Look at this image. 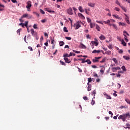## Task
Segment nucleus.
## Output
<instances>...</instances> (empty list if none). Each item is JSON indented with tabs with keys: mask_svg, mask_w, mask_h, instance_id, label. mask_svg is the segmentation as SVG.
<instances>
[{
	"mask_svg": "<svg viewBox=\"0 0 130 130\" xmlns=\"http://www.w3.org/2000/svg\"><path fill=\"white\" fill-rule=\"evenodd\" d=\"M113 17H114V18H115L116 19H120L121 18L120 17H119V16L116 15H112Z\"/></svg>",
	"mask_w": 130,
	"mask_h": 130,
	"instance_id": "25",
	"label": "nucleus"
},
{
	"mask_svg": "<svg viewBox=\"0 0 130 130\" xmlns=\"http://www.w3.org/2000/svg\"><path fill=\"white\" fill-rule=\"evenodd\" d=\"M28 21H26L25 24H24V26H25V27H26L27 28V27H28Z\"/></svg>",
	"mask_w": 130,
	"mask_h": 130,
	"instance_id": "49",
	"label": "nucleus"
},
{
	"mask_svg": "<svg viewBox=\"0 0 130 130\" xmlns=\"http://www.w3.org/2000/svg\"><path fill=\"white\" fill-rule=\"evenodd\" d=\"M91 67L93 68V69H96L97 68V66L92 65V66H91Z\"/></svg>",
	"mask_w": 130,
	"mask_h": 130,
	"instance_id": "61",
	"label": "nucleus"
},
{
	"mask_svg": "<svg viewBox=\"0 0 130 130\" xmlns=\"http://www.w3.org/2000/svg\"><path fill=\"white\" fill-rule=\"evenodd\" d=\"M63 31H64V32H68V30L67 29V27H63Z\"/></svg>",
	"mask_w": 130,
	"mask_h": 130,
	"instance_id": "45",
	"label": "nucleus"
},
{
	"mask_svg": "<svg viewBox=\"0 0 130 130\" xmlns=\"http://www.w3.org/2000/svg\"><path fill=\"white\" fill-rule=\"evenodd\" d=\"M19 25H21L22 27H23V28H24L25 27V24H24L23 23H20V24H19Z\"/></svg>",
	"mask_w": 130,
	"mask_h": 130,
	"instance_id": "55",
	"label": "nucleus"
},
{
	"mask_svg": "<svg viewBox=\"0 0 130 130\" xmlns=\"http://www.w3.org/2000/svg\"><path fill=\"white\" fill-rule=\"evenodd\" d=\"M73 51L74 52H75L76 53H80V51H78L77 50H74V49H73Z\"/></svg>",
	"mask_w": 130,
	"mask_h": 130,
	"instance_id": "53",
	"label": "nucleus"
},
{
	"mask_svg": "<svg viewBox=\"0 0 130 130\" xmlns=\"http://www.w3.org/2000/svg\"><path fill=\"white\" fill-rule=\"evenodd\" d=\"M104 95H105L107 99H112V97H111L110 95H109L108 94H107L106 92H104Z\"/></svg>",
	"mask_w": 130,
	"mask_h": 130,
	"instance_id": "7",
	"label": "nucleus"
},
{
	"mask_svg": "<svg viewBox=\"0 0 130 130\" xmlns=\"http://www.w3.org/2000/svg\"><path fill=\"white\" fill-rule=\"evenodd\" d=\"M65 38L68 40H71V37H66Z\"/></svg>",
	"mask_w": 130,
	"mask_h": 130,
	"instance_id": "56",
	"label": "nucleus"
},
{
	"mask_svg": "<svg viewBox=\"0 0 130 130\" xmlns=\"http://www.w3.org/2000/svg\"><path fill=\"white\" fill-rule=\"evenodd\" d=\"M88 83H89L90 82H92V79L91 78H88Z\"/></svg>",
	"mask_w": 130,
	"mask_h": 130,
	"instance_id": "54",
	"label": "nucleus"
},
{
	"mask_svg": "<svg viewBox=\"0 0 130 130\" xmlns=\"http://www.w3.org/2000/svg\"><path fill=\"white\" fill-rule=\"evenodd\" d=\"M103 52V54H105V52H104V51L103 50H101L100 49H99V50H96V49H94V50H93L92 51V53H100V52Z\"/></svg>",
	"mask_w": 130,
	"mask_h": 130,
	"instance_id": "5",
	"label": "nucleus"
},
{
	"mask_svg": "<svg viewBox=\"0 0 130 130\" xmlns=\"http://www.w3.org/2000/svg\"><path fill=\"white\" fill-rule=\"evenodd\" d=\"M28 48L30 50V51H32L33 48L31 46H28Z\"/></svg>",
	"mask_w": 130,
	"mask_h": 130,
	"instance_id": "52",
	"label": "nucleus"
},
{
	"mask_svg": "<svg viewBox=\"0 0 130 130\" xmlns=\"http://www.w3.org/2000/svg\"><path fill=\"white\" fill-rule=\"evenodd\" d=\"M33 27L34 28V29H37L38 27L37 24H34V25H33Z\"/></svg>",
	"mask_w": 130,
	"mask_h": 130,
	"instance_id": "50",
	"label": "nucleus"
},
{
	"mask_svg": "<svg viewBox=\"0 0 130 130\" xmlns=\"http://www.w3.org/2000/svg\"><path fill=\"white\" fill-rule=\"evenodd\" d=\"M104 23L105 24H107L108 25V24H109V23H110V20H107V21H104Z\"/></svg>",
	"mask_w": 130,
	"mask_h": 130,
	"instance_id": "31",
	"label": "nucleus"
},
{
	"mask_svg": "<svg viewBox=\"0 0 130 130\" xmlns=\"http://www.w3.org/2000/svg\"><path fill=\"white\" fill-rule=\"evenodd\" d=\"M126 118L127 119H129V113H127L126 114H122V115H120L118 117V119H122L123 121H125Z\"/></svg>",
	"mask_w": 130,
	"mask_h": 130,
	"instance_id": "1",
	"label": "nucleus"
},
{
	"mask_svg": "<svg viewBox=\"0 0 130 130\" xmlns=\"http://www.w3.org/2000/svg\"><path fill=\"white\" fill-rule=\"evenodd\" d=\"M30 31H31V33L32 34V36H34V33H35V30L34 29H30Z\"/></svg>",
	"mask_w": 130,
	"mask_h": 130,
	"instance_id": "36",
	"label": "nucleus"
},
{
	"mask_svg": "<svg viewBox=\"0 0 130 130\" xmlns=\"http://www.w3.org/2000/svg\"><path fill=\"white\" fill-rule=\"evenodd\" d=\"M21 31V29H18V30H17V34H18V35H20V31Z\"/></svg>",
	"mask_w": 130,
	"mask_h": 130,
	"instance_id": "40",
	"label": "nucleus"
},
{
	"mask_svg": "<svg viewBox=\"0 0 130 130\" xmlns=\"http://www.w3.org/2000/svg\"><path fill=\"white\" fill-rule=\"evenodd\" d=\"M78 17H79L80 18H81V19H82V20H84L85 19L84 15H83L82 14H81V13H79L78 14Z\"/></svg>",
	"mask_w": 130,
	"mask_h": 130,
	"instance_id": "11",
	"label": "nucleus"
},
{
	"mask_svg": "<svg viewBox=\"0 0 130 130\" xmlns=\"http://www.w3.org/2000/svg\"><path fill=\"white\" fill-rule=\"evenodd\" d=\"M106 59H107L106 57H104V58L102 59V60H101L100 62H101V63L105 62Z\"/></svg>",
	"mask_w": 130,
	"mask_h": 130,
	"instance_id": "28",
	"label": "nucleus"
},
{
	"mask_svg": "<svg viewBox=\"0 0 130 130\" xmlns=\"http://www.w3.org/2000/svg\"><path fill=\"white\" fill-rule=\"evenodd\" d=\"M96 94V90H93L92 93H91V95H93V98H95V95Z\"/></svg>",
	"mask_w": 130,
	"mask_h": 130,
	"instance_id": "26",
	"label": "nucleus"
},
{
	"mask_svg": "<svg viewBox=\"0 0 130 130\" xmlns=\"http://www.w3.org/2000/svg\"><path fill=\"white\" fill-rule=\"evenodd\" d=\"M105 54L110 55L111 54V51L110 50H108L107 51L105 52Z\"/></svg>",
	"mask_w": 130,
	"mask_h": 130,
	"instance_id": "30",
	"label": "nucleus"
},
{
	"mask_svg": "<svg viewBox=\"0 0 130 130\" xmlns=\"http://www.w3.org/2000/svg\"><path fill=\"white\" fill-rule=\"evenodd\" d=\"M115 3L117 4V5H118V6H120V7H121V6H120V4L119 3V2L118 1H115Z\"/></svg>",
	"mask_w": 130,
	"mask_h": 130,
	"instance_id": "42",
	"label": "nucleus"
},
{
	"mask_svg": "<svg viewBox=\"0 0 130 130\" xmlns=\"http://www.w3.org/2000/svg\"><path fill=\"white\" fill-rule=\"evenodd\" d=\"M60 63L62 66H66V63H65V62L64 61H63L62 60H60Z\"/></svg>",
	"mask_w": 130,
	"mask_h": 130,
	"instance_id": "35",
	"label": "nucleus"
},
{
	"mask_svg": "<svg viewBox=\"0 0 130 130\" xmlns=\"http://www.w3.org/2000/svg\"><path fill=\"white\" fill-rule=\"evenodd\" d=\"M112 60H113V61H114V62L115 63H118V60H117V59H116V58L115 57H113V58H112Z\"/></svg>",
	"mask_w": 130,
	"mask_h": 130,
	"instance_id": "32",
	"label": "nucleus"
},
{
	"mask_svg": "<svg viewBox=\"0 0 130 130\" xmlns=\"http://www.w3.org/2000/svg\"><path fill=\"white\" fill-rule=\"evenodd\" d=\"M88 6H89V7H91L92 8H94V7L95 6V4H92V3H89L88 4Z\"/></svg>",
	"mask_w": 130,
	"mask_h": 130,
	"instance_id": "22",
	"label": "nucleus"
},
{
	"mask_svg": "<svg viewBox=\"0 0 130 130\" xmlns=\"http://www.w3.org/2000/svg\"><path fill=\"white\" fill-rule=\"evenodd\" d=\"M40 13H41V14H45V12H44V11H43V10H42V9L40 10Z\"/></svg>",
	"mask_w": 130,
	"mask_h": 130,
	"instance_id": "47",
	"label": "nucleus"
},
{
	"mask_svg": "<svg viewBox=\"0 0 130 130\" xmlns=\"http://www.w3.org/2000/svg\"><path fill=\"white\" fill-rule=\"evenodd\" d=\"M91 103L92 105H93L94 104H95V100H93V98H92Z\"/></svg>",
	"mask_w": 130,
	"mask_h": 130,
	"instance_id": "41",
	"label": "nucleus"
},
{
	"mask_svg": "<svg viewBox=\"0 0 130 130\" xmlns=\"http://www.w3.org/2000/svg\"><path fill=\"white\" fill-rule=\"evenodd\" d=\"M125 100L127 102V103L130 104V99H128V98H126L125 99Z\"/></svg>",
	"mask_w": 130,
	"mask_h": 130,
	"instance_id": "39",
	"label": "nucleus"
},
{
	"mask_svg": "<svg viewBox=\"0 0 130 130\" xmlns=\"http://www.w3.org/2000/svg\"><path fill=\"white\" fill-rule=\"evenodd\" d=\"M26 4L27 6H26V8L27 9V11H29L32 6L31 2L29 1L28 2H27Z\"/></svg>",
	"mask_w": 130,
	"mask_h": 130,
	"instance_id": "3",
	"label": "nucleus"
},
{
	"mask_svg": "<svg viewBox=\"0 0 130 130\" xmlns=\"http://www.w3.org/2000/svg\"><path fill=\"white\" fill-rule=\"evenodd\" d=\"M119 115H117V116H114V117H113L114 119H117V116H118Z\"/></svg>",
	"mask_w": 130,
	"mask_h": 130,
	"instance_id": "64",
	"label": "nucleus"
},
{
	"mask_svg": "<svg viewBox=\"0 0 130 130\" xmlns=\"http://www.w3.org/2000/svg\"><path fill=\"white\" fill-rule=\"evenodd\" d=\"M124 15L125 16V20L126 21V23H127V24H130V21L127 15L124 14Z\"/></svg>",
	"mask_w": 130,
	"mask_h": 130,
	"instance_id": "9",
	"label": "nucleus"
},
{
	"mask_svg": "<svg viewBox=\"0 0 130 130\" xmlns=\"http://www.w3.org/2000/svg\"><path fill=\"white\" fill-rule=\"evenodd\" d=\"M63 57L64 58H67V57H70L69 54H68V53H66L65 54H63Z\"/></svg>",
	"mask_w": 130,
	"mask_h": 130,
	"instance_id": "24",
	"label": "nucleus"
},
{
	"mask_svg": "<svg viewBox=\"0 0 130 130\" xmlns=\"http://www.w3.org/2000/svg\"><path fill=\"white\" fill-rule=\"evenodd\" d=\"M117 70H121V68H120L119 67H117L116 68H112V71L113 72H116Z\"/></svg>",
	"mask_w": 130,
	"mask_h": 130,
	"instance_id": "10",
	"label": "nucleus"
},
{
	"mask_svg": "<svg viewBox=\"0 0 130 130\" xmlns=\"http://www.w3.org/2000/svg\"><path fill=\"white\" fill-rule=\"evenodd\" d=\"M121 8L122 9V10L124 11V12H126V10L125 9V8H124V7H121Z\"/></svg>",
	"mask_w": 130,
	"mask_h": 130,
	"instance_id": "59",
	"label": "nucleus"
},
{
	"mask_svg": "<svg viewBox=\"0 0 130 130\" xmlns=\"http://www.w3.org/2000/svg\"><path fill=\"white\" fill-rule=\"evenodd\" d=\"M80 27H81V26L80 24L79 21H78V22H77L76 27H75L76 30H77L78 29H79V28H80Z\"/></svg>",
	"mask_w": 130,
	"mask_h": 130,
	"instance_id": "12",
	"label": "nucleus"
},
{
	"mask_svg": "<svg viewBox=\"0 0 130 130\" xmlns=\"http://www.w3.org/2000/svg\"><path fill=\"white\" fill-rule=\"evenodd\" d=\"M112 26L114 28V29L118 30V27L117 26H116V24H112Z\"/></svg>",
	"mask_w": 130,
	"mask_h": 130,
	"instance_id": "34",
	"label": "nucleus"
},
{
	"mask_svg": "<svg viewBox=\"0 0 130 130\" xmlns=\"http://www.w3.org/2000/svg\"><path fill=\"white\" fill-rule=\"evenodd\" d=\"M89 25L90 26V28H93L95 26V23H91V22H90V24H89Z\"/></svg>",
	"mask_w": 130,
	"mask_h": 130,
	"instance_id": "18",
	"label": "nucleus"
},
{
	"mask_svg": "<svg viewBox=\"0 0 130 130\" xmlns=\"http://www.w3.org/2000/svg\"><path fill=\"white\" fill-rule=\"evenodd\" d=\"M94 40L95 41H91V44L95 45V46H98V45H99V43L96 38H94Z\"/></svg>",
	"mask_w": 130,
	"mask_h": 130,
	"instance_id": "8",
	"label": "nucleus"
},
{
	"mask_svg": "<svg viewBox=\"0 0 130 130\" xmlns=\"http://www.w3.org/2000/svg\"><path fill=\"white\" fill-rule=\"evenodd\" d=\"M121 44L124 46H126V43L124 41V40L123 39H122V40H121Z\"/></svg>",
	"mask_w": 130,
	"mask_h": 130,
	"instance_id": "21",
	"label": "nucleus"
},
{
	"mask_svg": "<svg viewBox=\"0 0 130 130\" xmlns=\"http://www.w3.org/2000/svg\"><path fill=\"white\" fill-rule=\"evenodd\" d=\"M87 22H88V23H90H90H91V19H90L89 18H87Z\"/></svg>",
	"mask_w": 130,
	"mask_h": 130,
	"instance_id": "43",
	"label": "nucleus"
},
{
	"mask_svg": "<svg viewBox=\"0 0 130 130\" xmlns=\"http://www.w3.org/2000/svg\"><path fill=\"white\" fill-rule=\"evenodd\" d=\"M115 11H117V12H119L120 9L119 8H115Z\"/></svg>",
	"mask_w": 130,
	"mask_h": 130,
	"instance_id": "60",
	"label": "nucleus"
},
{
	"mask_svg": "<svg viewBox=\"0 0 130 130\" xmlns=\"http://www.w3.org/2000/svg\"><path fill=\"white\" fill-rule=\"evenodd\" d=\"M96 29L98 31H100L101 30V27L98 25V24H95Z\"/></svg>",
	"mask_w": 130,
	"mask_h": 130,
	"instance_id": "15",
	"label": "nucleus"
},
{
	"mask_svg": "<svg viewBox=\"0 0 130 130\" xmlns=\"http://www.w3.org/2000/svg\"><path fill=\"white\" fill-rule=\"evenodd\" d=\"M86 62H87V63H88V64H91L92 61H91L90 59H86Z\"/></svg>",
	"mask_w": 130,
	"mask_h": 130,
	"instance_id": "33",
	"label": "nucleus"
},
{
	"mask_svg": "<svg viewBox=\"0 0 130 130\" xmlns=\"http://www.w3.org/2000/svg\"><path fill=\"white\" fill-rule=\"evenodd\" d=\"M100 39L101 40H105L106 39V37L104 35H102L101 36H100Z\"/></svg>",
	"mask_w": 130,
	"mask_h": 130,
	"instance_id": "17",
	"label": "nucleus"
},
{
	"mask_svg": "<svg viewBox=\"0 0 130 130\" xmlns=\"http://www.w3.org/2000/svg\"><path fill=\"white\" fill-rule=\"evenodd\" d=\"M121 69H122V70H123V71H126V70L125 66H122V67H121Z\"/></svg>",
	"mask_w": 130,
	"mask_h": 130,
	"instance_id": "46",
	"label": "nucleus"
},
{
	"mask_svg": "<svg viewBox=\"0 0 130 130\" xmlns=\"http://www.w3.org/2000/svg\"><path fill=\"white\" fill-rule=\"evenodd\" d=\"M88 86V91H90L91 90V85L89 84V83H87Z\"/></svg>",
	"mask_w": 130,
	"mask_h": 130,
	"instance_id": "23",
	"label": "nucleus"
},
{
	"mask_svg": "<svg viewBox=\"0 0 130 130\" xmlns=\"http://www.w3.org/2000/svg\"><path fill=\"white\" fill-rule=\"evenodd\" d=\"M47 12L49 13H55L54 11H50L49 10V9H46Z\"/></svg>",
	"mask_w": 130,
	"mask_h": 130,
	"instance_id": "38",
	"label": "nucleus"
},
{
	"mask_svg": "<svg viewBox=\"0 0 130 130\" xmlns=\"http://www.w3.org/2000/svg\"><path fill=\"white\" fill-rule=\"evenodd\" d=\"M118 52L119 53H122L123 52V51L122 50V49H119Z\"/></svg>",
	"mask_w": 130,
	"mask_h": 130,
	"instance_id": "57",
	"label": "nucleus"
},
{
	"mask_svg": "<svg viewBox=\"0 0 130 130\" xmlns=\"http://www.w3.org/2000/svg\"><path fill=\"white\" fill-rule=\"evenodd\" d=\"M86 38H87V39H91V37H90L89 34H87V35H86Z\"/></svg>",
	"mask_w": 130,
	"mask_h": 130,
	"instance_id": "48",
	"label": "nucleus"
},
{
	"mask_svg": "<svg viewBox=\"0 0 130 130\" xmlns=\"http://www.w3.org/2000/svg\"><path fill=\"white\" fill-rule=\"evenodd\" d=\"M123 58H124V59H126V60H128L129 59H130V57L127 56L126 55H123Z\"/></svg>",
	"mask_w": 130,
	"mask_h": 130,
	"instance_id": "19",
	"label": "nucleus"
},
{
	"mask_svg": "<svg viewBox=\"0 0 130 130\" xmlns=\"http://www.w3.org/2000/svg\"><path fill=\"white\" fill-rule=\"evenodd\" d=\"M67 12L69 15H73V11L72 9V8H69V9H67Z\"/></svg>",
	"mask_w": 130,
	"mask_h": 130,
	"instance_id": "4",
	"label": "nucleus"
},
{
	"mask_svg": "<svg viewBox=\"0 0 130 130\" xmlns=\"http://www.w3.org/2000/svg\"><path fill=\"white\" fill-rule=\"evenodd\" d=\"M80 46L81 48H84L86 49V45H85L84 44H83V43H80Z\"/></svg>",
	"mask_w": 130,
	"mask_h": 130,
	"instance_id": "20",
	"label": "nucleus"
},
{
	"mask_svg": "<svg viewBox=\"0 0 130 130\" xmlns=\"http://www.w3.org/2000/svg\"><path fill=\"white\" fill-rule=\"evenodd\" d=\"M78 71L80 73H82L83 71H82V70H81V69H80V68H78Z\"/></svg>",
	"mask_w": 130,
	"mask_h": 130,
	"instance_id": "58",
	"label": "nucleus"
},
{
	"mask_svg": "<svg viewBox=\"0 0 130 130\" xmlns=\"http://www.w3.org/2000/svg\"><path fill=\"white\" fill-rule=\"evenodd\" d=\"M109 114H111V117H113V114L112 113V111H109Z\"/></svg>",
	"mask_w": 130,
	"mask_h": 130,
	"instance_id": "44",
	"label": "nucleus"
},
{
	"mask_svg": "<svg viewBox=\"0 0 130 130\" xmlns=\"http://www.w3.org/2000/svg\"><path fill=\"white\" fill-rule=\"evenodd\" d=\"M123 34L124 36V39H125V41L126 42H128V41H129L128 39H127V36H130L129 34H128V32H127V31L126 30H124L123 31ZM127 35V36H126V35Z\"/></svg>",
	"mask_w": 130,
	"mask_h": 130,
	"instance_id": "2",
	"label": "nucleus"
},
{
	"mask_svg": "<svg viewBox=\"0 0 130 130\" xmlns=\"http://www.w3.org/2000/svg\"><path fill=\"white\" fill-rule=\"evenodd\" d=\"M83 99H84V100H88V97H87V96H84Z\"/></svg>",
	"mask_w": 130,
	"mask_h": 130,
	"instance_id": "62",
	"label": "nucleus"
},
{
	"mask_svg": "<svg viewBox=\"0 0 130 130\" xmlns=\"http://www.w3.org/2000/svg\"><path fill=\"white\" fill-rule=\"evenodd\" d=\"M106 120H109L110 119V117H105Z\"/></svg>",
	"mask_w": 130,
	"mask_h": 130,
	"instance_id": "63",
	"label": "nucleus"
},
{
	"mask_svg": "<svg viewBox=\"0 0 130 130\" xmlns=\"http://www.w3.org/2000/svg\"><path fill=\"white\" fill-rule=\"evenodd\" d=\"M108 48H109L110 49H112L113 47H112V44H109V45H108Z\"/></svg>",
	"mask_w": 130,
	"mask_h": 130,
	"instance_id": "51",
	"label": "nucleus"
},
{
	"mask_svg": "<svg viewBox=\"0 0 130 130\" xmlns=\"http://www.w3.org/2000/svg\"><path fill=\"white\" fill-rule=\"evenodd\" d=\"M64 60L66 62H67L68 63H70L71 62V60L70 59H69L68 57H67V58H64Z\"/></svg>",
	"mask_w": 130,
	"mask_h": 130,
	"instance_id": "14",
	"label": "nucleus"
},
{
	"mask_svg": "<svg viewBox=\"0 0 130 130\" xmlns=\"http://www.w3.org/2000/svg\"><path fill=\"white\" fill-rule=\"evenodd\" d=\"M99 60H98V57H95L94 58H92V62H98Z\"/></svg>",
	"mask_w": 130,
	"mask_h": 130,
	"instance_id": "13",
	"label": "nucleus"
},
{
	"mask_svg": "<svg viewBox=\"0 0 130 130\" xmlns=\"http://www.w3.org/2000/svg\"><path fill=\"white\" fill-rule=\"evenodd\" d=\"M100 68H101L100 72L102 73V74H104V73L105 71V66H100Z\"/></svg>",
	"mask_w": 130,
	"mask_h": 130,
	"instance_id": "6",
	"label": "nucleus"
},
{
	"mask_svg": "<svg viewBox=\"0 0 130 130\" xmlns=\"http://www.w3.org/2000/svg\"><path fill=\"white\" fill-rule=\"evenodd\" d=\"M28 14H24L22 16L21 18H26V17H28Z\"/></svg>",
	"mask_w": 130,
	"mask_h": 130,
	"instance_id": "37",
	"label": "nucleus"
},
{
	"mask_svg": "<svg viewBox=\"0 0 130 130\" xmlns=\"http://www.w3.org/2000/svg\"><path fill=\"white\" fill-rule=\"evenodd\" d=\"M59 43L60 46H63V45H64V41H60Z\"/></svg>",
	"mask_w": 130,
	"mask_h": 130,
	"instance_id": "29",
	"label": "nucleus"
},
{
	"mask_svg": "<svg viewBox=\"0 0 130 130\" xmlns=\"http://www.w3.org/2000/svg\"><path fill=\"white\" fill-rule=\"evenodd\" d=\"M79 60H82V63L87 62L85 60V58H79Z\"/></svg>",
	"mask_w": 130,
	"mask_h": 130,
	"instance_id": "27",
	"label": "nucleus"
},
{
	"mask_svg": "<svg viewBox=\"0 0 130 130\" xmlns=\"http://www.w3.org/2000/svg\"><path fill=\"white\" fill-rule=\"evenodd\" d=\"M79 10L80 12H81V13H83L84 12V10H83L82 7L81 6L79 7Z\"/></svg>",
	"mask_w": 130,
	"mask_h": 130,
	"instance_id": "16",
	"label": "nucleus"
}]
</instances>
